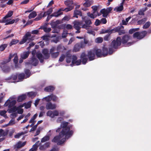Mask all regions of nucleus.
<instances>
[{"label":"nucleus","instance_id":"obj_1","mask_svg":"<svg viewBox=\"0 0 151 151\" xmlns=\"http://www.w3.org/2000/svg\"><path fill=\"white\" fill-rule=\"evenodd\" d=\"M68 123L63 122L61 124V127L58 128L56 132H58L61 131L58 136L55 137L52 141L57 143V145H60L63 144L65 141L66 139L70 137L73 135V131L70 130V128L67 127Z\"/></svg>","mask_w":151,"mask_h":151},{"label":"nucleus","instance_id":"obj_2","mask_svg":"<svg viewBox=\"0 0 151 151\" xmlns=\"http://www.w3.org/2000/svg\"><path fill=\"white\" fill-rule=\"evenodd\" d=\"M121 38L120 37H117L116 40H113L111 44L109 47V53L112 54L115 49H116L119 46H120L121 44Z\"/></svg>","mask_w":151,"mask_h":151},{"label":"nucleus","instance_id":"obj_3","mask_svg":"<svg viewBox=\"0 0 151 151\" xmlns=\"http://www.w3.org/2000/svg\"><path fill=\"white\" fill-rule=\"evenodd\" d=\"M42 53L44 55H43L41 53H37L36 54L37 58L39 60L40 63H43L44 59H47L50 57V54L48 53V50L46 49H44L42 50Z\"/></svg>","mask_w":151,"mask_h":151},{"label":"nucleus","instance_id":"obj_4","mask_svg":"<svg viewBox=\"0 0 151 151\" xmlns=\"http://www.w3.org/2000/svg\"><path fill=\"white\" fill-rule=\"evenodd\" d=\"M131 39V37L130 36L128 35H125L123 36L122 39H121V43L123 44H127V45L128 46H130L135 42L134 41L128 42Z\"/></svg>","mask_w":151,"mask_h":151},{"label":"nucleus","instance_id":"obj_5","mask_svg":"<svg viewBox=\"0 0 151 151\" xmlns=\"http://www.w3.org/2000/svg\"><path fill=\"white\" fill-rule=\"evenodd\" d=\"M8 62L3 60L0 61V67L4 72L8 73L10 70V68L7 64Z\"/></svg>","mask_w":151,"mask_h":151},{"label":"nucleus","instance_id":"obj_6","mask_svg":"<svg viewBox=\"0 0 151 151\" xmlns=\"http://www.w3.org/2000/svg\"><path fill=\"white\" fill-rule=\"evenodd\" d=\"M82 19L84 20L85 24L82 26L81 27L87 29H91L92 27L91 25L92 24V22L91 20L86 17H83Z\"/></svg>","mask_w":151,"mask_h":151},{"label":"nucleus","instance_id":"obj_7","mask_svg":"<svg viewBox=\"0 0 151 151\" xmlns=\"http://www.w3.org/2000/svg\"><path fill=\"white\" fill-rule=\"evenodd\" d=\"M33 40H34V37L32 36L30 33L27 32L24 36L22 40L20 42L19 44H22L26 42H29Z\"/></svg>","mask_w":151,"mask_h":151},{"label":"nucleus","instance_id":"obj_8","mask_svg":"<svg viewBox=\"0 0 151 151\" xmlns=\"http://www.w3.org/2000/svg\"><path fill=\"white\" fill-rule=\"evenodd\" d=\"M147 32L143 31L141 32H136L133 35V37L138 40H141L146 35Z\"/></svg>","mask_w":151,"mask_h":151},{"label":"nucleus","instance_id":"obj_9","mask_svg":"<svg viewBox=\"0 0 151 151\" xmlns=\"http://www.w3.org/2000/svg\"><path fill=\"white\" fill-rule=\"evenodd\" d=\"M113 30V32H118L119 35H121L126 33L125 30L124 29V27L122 26H118L112 29Z\"/></svg>","mask_w":151,"mask_h":151},{"label":"nucleus","instance_id":"obj_10","mask_svg":"<svg viewBox=\"0 0 151 151\" xmlns=\"http://www.w3.org/2000/svg\"><path fill=\"white\" fill-rule=\"evenodd\" d=\"M86 45L84 44L83 42H82L76 43L74 46L73 51L75 52L79 51L81 48L84 47Z\"/></svg>","mask_w":151,"mask_h":151},{"label":"nucleus","instance_id":"obj_11","mask_svg":"<svg viewBox=\"0 0 151 151\" xmlns=\"http://www.w3.org/2000/svg\"><path fill=\"white\" fill-rule=\"evenodd\" d=\"M112 8L111 7L107 8L106 9H103L100 11L101 13L102 14V16L104 17H107L108 15L112 10Z\"/></svg>","mask_w":151,"mask_h":151},{"label":"nucleus","instance_id":"obj_12","mask_svg":"<svg viewBox=\"0 0 151 151\" xmlns=\"http://www.w3.org/2000/svg\"><path fill=\"white\" fill-rule=\"evenodd\" d=\"M56 51V47H52L50 50V53L52 58H56L59 55V52H55Z\"/></svg>","mask_w":151,"mask_h":151},{"label":"nucleus","instance_id":"obj_13","mask_svg":"<svg viewBox=\"0 0 151 151\" xmlns=\"http://www.w3.org/2000/svg\"><path fill=\"white\" fill-rule=\"evenodd\" d=\"M16 103V101L15 100L11 101L10 100H8L5 102L4 105L5 106H8L9 108H11L12 107L14 106V105Z\"/></svg>","mask_w":151,"mask_h":151},{"label":"nucleus","instance_id":"obj_14","mask_svg":"<svg viewBox=\"0 0 151 151\" xmlns=\"http://www.w3.org/2000/svg\"><path fill=\"white\" fill-rule=\"evenodd\" d=\"M77 58L76 55H73L72 56V63L71 64V66L74 64L76 65H79L81 64V60H77Z\"/></svg>","mask_w":151,"mask_h":151},{"label":"nucleus","instance_id":"obj_15","mask_svg":"<svg viewBox=\"0 0 151 151\" xmlns=\"http://www.w3.org/2000/svg\"><path fill=\"white\" fill-rule=\"evenodd\" d=\"M94 50H90L88 52L87 56L88 57L89 60L91 61L95 59V54Z\"/></svg>","mask_w":151,"mask_h":151},{"label":"nucleus","instance_id":"obj_16","mask_svg":"<svg viewBox=\"0 0 151 151\" xmlns=\"http://www.w3.org/2000/svg\"><path fill=\"white\" fill-rule=\"evenodd\" d=\"M38 63V60L35 57H32L29 62H27L26 64H31L34 66H36L37 65Z\"/></svg>","mask_w":151,"mask_h":151},{"label":"nucleus","instance_id":"obj_17","mask_svg":"<svg viewBox=\"0 0 151 151\" xmlns=\"http://www.w3.org/2000/svg\"><path fill=\"white\" fill-rule=\"evenodd\" d=\"M73 27L76 29H80L81 28L80 26L81 25L82 22L78 21H75L73 23Z\"/></svg>","mask_w":151,"mask_h":151},{"label":"nucleus","instance_id":"obj_18","mask_svg":"<svg viewBox=\"0 0 151 151\" xmlns=\"http://www.w3.org/2000/svg\"><path fill=\"white\" fill-rule=\"evenodd\" d=\"M8 18H5V17H4L2 20L3 22L6 23V25L13 24L14 22L15 19L11 20L10 19H8Z\"/></svg>","mask_w":151,"mask_h":151},{"label":"nucleus","instance_id":"obj_19","mask_svg":"<svg viewBox=\"0 0 151 151\" xmlns=\"http://www.w3.org/2000/svg\"><path fill=\"white\" fill-rule=\"evenodd\" d=\"M56 107V106L55 104H52L51 102L47 103L46 106V108L47 110H53L55 109Z\"/></svg>","mask_w":151,"mask_h":151},{"label":"nucleus","instance_id":"obj_20","mask_svg":"<svg viewBox=\"0 0 151 151\" xmlns=\"http://www.w3.org/2000/svg\"><path fill=\"white\" fill-rule=\"evenodd\" d=\"M81 60L83 64H85L87 61L88 59L86 55L84 52H83L81 56Z\"/></svg>","mask_w":151,"mask_h":151},{"label":"nucleus","instance_id":"obj_21","mask_svg":"<svg viewBox=\"0 0 151 151\" xmlns=\"http://www.w3.org/2000/svg\"><path fill=\"white\" fill-rule=\"evenodd\" d=\"M51 130H50L48 132L47 135L42 139L41 142H44L49 140L50 137L51 135Z\"/></svg>","mask_w":151,"mask_h":151},{"label":"nucleus","instance_id":"obj_22","mask_svg":"<svg viewBox=\"0 0 151 151\" xmlns=\"http://www.w3.org/2000/svg\"><path fill=\"white\" fill-rule=\"evenodd\" d=\"M124 2L120 3V5L115 7L114 9V10L116 12H120L122 11L123 9Z\"/></svg>","mask_w":151,"mask_h":151},{"label":"nucleus","instance_id":"obj_23","mask_svg":"<svg viewBox=\"0 0 151 151\" xmlns=\"http://www.w3.org/2000/svg\"><path fill=\"white\" fill-rule=\"evenodd\" d=\"M95 52L98 57L103 56V54L101 50L100 49H94Z\"/></svg>","mask_w":151,"mask_h":151},{"label":"nucleus","instance_id":"obj_24","mask_svg":"<svg viewBox=\"0 0 151 151\" xmlns=\"http://www.w3.org/2000/svg\"><path fill=\"white\" fill-rule=\"evenodd\" d=\"M102 53L103 54V57L106 56L108 54L111 55L112 54L109 53V50H108V49L106 47H104L103 48Z\"/></svg>","mask_w":151,"mask_h":151},{"label":"nucleus","instance_id":"obj_25","mask_svg":"<svg viewBox=\"0 0 151 151\" xmlns=\"http://www.w3.org/2000/svg\"><path fill=\"white\" fill-rule=\"evenodd\" d=\"M66 57V61L67 63H70L71 61H72V56L71 54L67 53Z\"/></svg>","mask_w":151,"mask_h":151},{"label":"nucleus","instance_id":"obj_26","mask_svg":"<svg viewBox=\"0 0 151 151\" xmlns=\"http://www.w3.org/2000/svg\"><path fill=\"white\" fill-rule=\"evenodd\" d=\"M55 89V88L52 86H49L45 87L44 89V90L45 91L48 92H51Z\"/></svg>","mask_w":151,"mask_h":151},{"label":"nucleus","instance_id":"obj_27","mask_svg":"<svg viewBox=\"0 0 151 151\" xmlns=\"http://www.w3.org/2000/svg\"><path fill=\"white\" fill-rule=\"evenodd\" d=\"M29 51L24 52L21 54V57L23 59L27 58L29 55Z\"/></svg>","mask_w":151,"mask_h":151},{"label":"nucleus","instance_id":"obj_28","mask_svg":"<svg viewBox=\"0 0 151 151\" xmlns=\"http://www.w3.org/2000/svg\"><path fill=\"white\" fill-rule=\"evenodd\" d=\"M39 142L40 141H37L35 144L30 149L29 151H36L38 147V145Z\"/></svg>","mask_w":151,"mask_h":151},{"label":"nucleus","instance_id":"obj_29","mask_svg":"<svg viewBox=\"0 0 151 151\" xmlns=\"http://www.w3.org/2000/svg\"><path fill=\"white\" fill-rule=\"evenodd\" d=\"M88 16L91 18L94 19L96 18L97 16H98V14L92 12V13H91L90 12H88L87 13Z\"/></svg>","mask_w":151,"mask_h":151},{"label":"nucleus","instance_id":"obj_30","mask_svg":"<svg viewBox=\"0 0 151 151\" xmlns=\"http://www.w3.org/2000/svg\"><path fill=\"white\" fill-rule=\"evenodd\" d=\"M61 9H60L58 11L55 12L52 14V16L53 17H58V16L61 15L63 14V12H60Z\"/></svg>","mask_w":151,"mask_h":151},{"label":"nucleus","instance_id":"obj_31","mask_svg":"<svg viewBox=\"0 0 151 151\" xmlns=\"http://www.w3.org/2000/svg\"><path fill=\"white\" fill-rule=\"evenodd\" d=\"M26 96L25 94H22L19 96L17 99V101L19 102H22L26 99Z\"/></svg>","mask_w":151,"mask_h":151},{"label":"nucleus","instance_id":"obj_32","mask_svg":"<svg viewBox=\"0 0 151 151\" xmlns=\"http://www.w3.org/2000/svg\"><path fill=\"white\" fill-rule=\"evenodd\" d=\"M8 131H4L2 129H0V137H4L6 135L8 134Z\"/></svg>","mask_w":151,"mask_h":151},{"label":"nucleus","instance_id":"obj_33","mask_svg":"<svg viewBox=\"0 0 151 151\" xmlns=\"http://www.w3.org/2000/svg\"><path fill=\"white\" fill-rule=\"evenodd\" d=\"M11 108L10 109H8L7 110V111L10 113L15 112L17 111L18 109L17 107L16 106H13L12 107V108Z\"/></svg>","mask_w":151,"mask_h":151},{"label":"nucleus","instance_id":"obj_34","mask_svg":"<svg viewBox=\"0 0 151 151\" xmlns=\"http://www.w3.org/2000/svg\"><path fill=\"white\" fill-rule=\"evenodd\" d=\"M26 142H18L15 145L16 147L17 148H21L25 145Z\"/></svg>","mask_w":151,"mask_h":151},{"label":"nucleus","instance_id":"obj_35","mask_svg":"<svg viewBox=\"0 0 151 151\" xmlns=\"http://www.w3.org/2000/svg\"><path fill=\"white\" fill-rule=\"evenodd\" d=\"M64 4L67 6H73V2L71 0H68L64 2Z\"/></svg>","mask_w":151,"mask_h":151},{"label":"nucleus","instance_id":"obj_36","mask_svg":"<svg viewBox=\"0 0 151 151\" xmlns=\"http://www.w3.org/2000/svg\"><path fill=\"white\" fill-rule=\"evenodd\" d=\"M98 6H93L91 7L93 11V12L98 14V16H100L101 14L98 12Z\"/></svg>","mask_w":151,"mask_h":151},{"label":"nucleus","instance_id":"obj_37","mask_svg":"<svg viewBox=\"0 0 151 151\" xmlns=\"http://www.w3.org/2000/svg\"><path fill=\"white\" fill-rule=\"evenodd\" d=\"M24 106V104L20 105L19 106L17 107V112L18 114H22L23 112V110L22 109H21V108Z\"/></svg>","mask_w":151,"mask_h":151},{"label":"nucleus","instance_id":"obj_38","mask_svg":"<svg viewBox=\"0 0 151 151\" xmlns=\"http://www.w3.org/2000/svg\"><path fill=\"white\" fill-rule=\"evenodd\" d=\"M15 124L14 119H12L9 122V123L6 124H5L4 126V127H6L8 126H11Z\"/></svg>","mask_w":151,"mask_h":151},{"label":"nucleus","instance_id":"obj_39","mask_svg":"<svg viewBox=\"0 0 151 151\" xmlns=\"http://www.w3.org/2000/svg\"><path fill=\"white\" fill-rule=\"evenodd\" d=\"M18 78L20 81H21L24 78H27V77H26L24 73H21L18 75Z\"/></svg>","mask_w":151,"mask_h":151},{"label":"nucleus","instance_id":"obj_40","mask_svg":"<svg viewBox=\"0 0 151 151\" xmlns=\"http://www.w3.org/2000/svg\"><path fill=\"white\" fill-rule=\"evenodd\" d=\"M17 75L13 74L9 78V80H13V81H11V82H15V81L17 79Z\"/></svg>","mask_w":151,"mask_h":151},{"label":"nucleus","instance_id":"obj_41","mask_svg":"<svg viewBox=\"0 0 151 151\" xmlns=\"http://www.w3.org/2000/svg\"><path fill=\"white\" fill-rule=\"evenodd\" d=\"M27 133V131H25L24 132H21L18 133L17 134L14 136V138H19L21 135H24Z\"/></svg>","mask_w":151,"mask_h":151},{"label":"nucleus","instance_id":"obj_42","mask_svg":"<svg viewBox=\"0 0 151 151\" xmlns=\"http://www.w3.org/2000/svg\"><path fill=\"white\" fill-rule=\"evenodd\" d=\"M19 42V40H18L13 39L9 44L10 46H12V45H14L16 44H17Z\"/></svg>","mask_w":151,"mask_h":151},{"label":"nucleus","instance_id":"obj_43","mask_svg":"<svg viewBox=\"0 0 151 151\" xmlns=\"http://www.w3.org/2000/svg\"><path fill=\"white\" fill-rule=\"evenodd\" d=\"M36 16V13L34 11L29 14L28 17L29 19H30L35 17Z\"/></svg>","mask_w":151,"mask_h":151},{"label":"nucleus","instance_id":"obj_44","mask_svg":"<svg viewBox=\"0 0 151 151\" xmlns=\"http://www.w3.org/2000/svg\"><path fill=\"white\" fill-rule=\"evenodd\" d=\"M73 9V6H68V7L65 8V9H61V11H65V12H67L70 11Z\"/></svg>","mask_w":151,"mask_h":151},{"label":"nucleus","instance_id":"obj_45","mask_svg":"<svg viewBox=\"0 0 151 151\" xmlns=\"http://www.w3.org/2000/svg\"><path fill=\"white\" fill-rule=\"evenodd\" d=\"M6 111L5 110H2L0 111V115L4 116L5 118L7 117V116L6 113Z\"/></svg>","mask_w":151,"mask_h":151},{"label":"nucleus","instance_id":"obj_46","mask_svg":"<svg viewBox=\"0 0 151 151\" xmlns=\"http://www.w3.org/2000/svg\"><path fill=\"white\" fill-rule=\"evenodd\" d=\"M37 93L36 92H31L28 93V94L29 96L31 98L34 97L36 95Z\"/></svg>","mask_w":151,"mask_h":151},{"label":"nucleus","instance_id":"obj_47","mask_svg":"<svg viewBox=\"0 0 151 151\" xmlns=\"http://www.w3.org/2000/svg\"><path fill=\"white\" fill-rule=\"evenodd\" d=\"M43 100H45L46 101L48 102L52 100V97L51 95L48 96H47L44 97L43 99Z\"/></svg>","mask_w":151,"mask_h":151},{"label":"nucleus","instance_id":"obj_48","mask_svg":"<svg viewBox=\"0 0 151 151\" xmlns=\"http://www.w3.org/2000/svg\"><path fill=\"white\" fill-rule=\"evenodd\" d=\"M47 116H49L51 118H54L53 112V111H48V112L47 113Z\"/></svg>","mask_w":151,"mask_h":151},{"label":"nucleus","instance_id":"obj_49","mask_svg":"<svg viewBox=\"0 0 151 151\" xmlns=\"http://www.w3.org/2000/svg\"><path fill=\"white\" fill-rule=\"evenodd\" d=\"M42 129V127H39L37 129L36 133L34 135L35 136H36L39 134L41 131Z\"/></svg>","mask_w":151,"mask_h":151},{"label":"nucleus","instance_id":"obj_50","mask_svg":"<svg viewBox=\"0 0 151 151\" xmlns=\"http://www.w3.org/2000/svg\"><path fill=\"white\" fill-rule=\"evenodd\" d=\"M74 15H79L80 16H82V13L81 11L77 10H75L74 12Z\"/></svg>","mask_w":151,"mask_h":151},{"label":"nucleus","instance_id":"obj_51","mask_svg":"<svg viewBox=\"0 0 151 151\" xmlns=\"http://www.w3.org/2000/svg\"><path fill=\"white\" fill-rule=\"evenodd\" d=\"M26 75V77L28 78L29 77V76L30 75L31 73L30 72V70L28 69H26L24 71Z\"/></svg>","mask_w":151,"mask_h":151},{"label":"nucleus","instance_id":"obj_52","mask_svg":"<svg viewBox=\"0 0 151 151\" xmlns=\"http://www.w3.org/2000/svg\"><path fill=\"white\" fill-rule=\"evenodd\" d=\"M14 54H10L9 58L8 59H5L4 60H3L5 61H6L7 62L9 63L11 59L13 58V57L14 56Z\"/></svg>","mask_w":151,"mask_h":151},{"label":"nucleus","instance_id":"obj_53","mask_svg":"<svg viewBox=\"0 0 151 151\" xmlns=\"http://www.w3.org/2000/svg\"><path fill=\"white\" fill-rule=\"evenodd\" d=\"M103 41V39L101 37L97 38L96 40V42L97 43H101Z\"/></svg>","mask_w":151,"mask_h":151},{"label":"nucleus","instance_id":"obj_54","mask_svg":"<svg viewBox=\"0 0 151 151\" xmlns=\"http://www.w3.org/2000/svg\"><path fill=\"white\" fill-rule=\"evenodd\" d=\"M7 46V45L6 44H3L1 45L0 46V51H3Z\"/></svg>","mask_w":151,"mask_h":151},{"label":"nucleus","instance_id":"obj_55","mask_svg":"<svg viewBox=\"0 0 151 151\" xmlns=\"http://www.w3.org/2000/svg\"><path fill=\"white\" fill-rule=\"evenodd\" d=\"M13 14V12L12 11H9L7 13L6 15L5 16V18H9Z\"/></svg>","mask_w":151,"mask_h":151},{"label":"nucleus","instance_id":"obj_56","mask_svg":"<svg viewBox=\"0 0 151 151\" xmlns=\"http://www.w3.org/2000/svg\"><path fill=\"white\" fill-rule=\"evenodd\" d=\"M150 25V23L149 22H147L143 26V29H147L149 27Z\"/></svg>","mask_w":151,"mask_h":151},{"label":"nucleus","instance_id":"obj_57","mask_svg":"<svg viewBox=\"0 0 151 151\" xmlns=\"http://www.w3.org/2000/svg\"><path fill=\"white\" fill-rule=\"evenodd\" d=\"M63 47H64L62 46L61 45H59L56 48V51L59 52L60 50L62 49Z\"/></svg>","mask_w":151,"mask_h":151},{"label":"nucleus","instance_id":"obj_58","mask_svg":"<svg viewBox=\"0 0 151 151\" xmlns=\"http://www.w3.org/2000/svg\"><path fill=\"white\" fill-rule=\"evenodd\" d=\"M113 32V30H112V29L110 30L109 29H107L103 31L102 32V33H109V35L112 33Z\"/></svg>","mask_w":151,"mask_h":151},{"label":"nucleus","instance_id":"obj_59","mask_svg":"<svg viewBox=\"0 0 151 151\" xmlns=\"http://www.w3.org/2000/svg\"><path fill=\"white\" fill-rule=\"evenodd\" d=\"M52 97V100L53 101H56L58 99V97L55 95H53V94L51 95Z\"/></svg>","mask_w":151,"mask_h":151},{"label":"nucleus","instance_id":"obj_60","mask_svg":"<svg viewBox=\"0 0 151 151\" xmlns=\"http://www.w3.org/2000/svg\"><path fill=\"white\" fill-rule=\"evenodd\" d=\"M24 106L26 109H28L30 108L31 106V104L30 102H28L27 104H24Z\"/></svg>","mask_w":151,"mask_h":151},{"label":"nucleus","instance_id":"obj_61","mask_svg":"<svg viewBox=\"0 0 151 151\" xmlns=\"http://www.w3.org/2000/svg\"><path fill=\"white\" fill-rule=\"evenodd\" d=\"M50 37V35H46L42 37L41 38L43 40H48L49 38Z\"/></svg>","mask_w":151,"mask_h":151},{"label":"nucleus","instance_id":"obj_62","mask_svg":"<svg viewBox=\"0 0 151 151\" xmlns=\"http://www.w3.org/2000/svg\"><path fill=\"white\" fill-rule=\"evenodd\" d=\"M65 58V55L64 54H62L59 59V61L62 62L63 61Z\"/></svg>","mask_w":151,"mask_h":151},{"label":"nucleus","instance_id":"obj_63","mask_svg":"<svg viewBox=\"0 0 151 151\" xmlns=\"http://www.w3.org/2000/svg\"><path fill=\"white\" fill-rule=\"evenodd\" d=\"M43 29L44 31L46 32H50L51 30V29L50 28H47L45 27L43 28Z\"/></svg>","mask_w":151,"mask_h":151},{"label":"nucleus","instance_id":"obj_64","mask_svg":"<svg viewBox=\"0 0 151 151\" xmlns=\"http://www.w3.org/2000/svg\"><path fill=\"white\" fill-rule=\"evenodd\" d=\"M17 116V114L16 113L12 114H11L10 117L12 119H14Z\"/></svg>","mask_w":151,"mask_h":151}]
</instances>
